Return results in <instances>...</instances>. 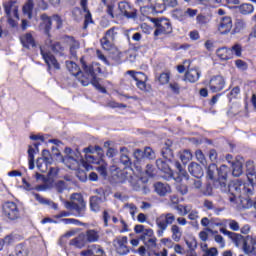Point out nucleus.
<instances>
[{
  "label": "nucleus",
  "mask_w": 256,
  "mask_h": 256,
  "mask_svg": "<svg viewBox=\"0 0 256 256\" xmlns=\"http://www.w3.org/2000/svg\"><path fill=\"white\" fill-rule=\"evenodd\" d=\"M136 85L140 91H146L147 89V76L144 74V78L136 80Z\"/></svg>",
  "instance_id": "obj_53"
},
{
  "label": "nucleus",
  "mask_w": 256,
  "mask_h": 256,
  "mask_svg": "<svg viewBox=\"0 0 256 256\" xmlns=\"http://www.w3.org/2000/svg\"><path fill=\"white\" fill-rule=\"evenodd\" d=\"M10 256H27V248L23 244H18Z\"/></svg>",
  "instance_id": "obj_43"
},
{
  "label": "nucleus",
  "mask_w": 256,
  "mask_h": 256,
  "mask_svg": "<svg viewBox=\"0 0 256 256\" xmlns=\"http://www.w3.org/2000/svg\"><path fill=\"white\" fill-rule=\"evenodd\" d=\"M167 146H165L164 148H162V157H164L166 159V161H170L173 162V150H171V148L169 147V143H166Z\"/></svg>",
  "instance_id": "obj_38"
},
{
  "label": "nucleus",
  "mask_w": 256,
  "mask_h": 256,
  "mask_svg": "<svg viewBox=\"0 0 256 256\" xmlns=\"http://www.w3.org/2000/svg\"><path fill=\"white\" fill-rule=\"evenodd\" d=\"M230 51L233 55V53L236 55V57H241L243 53V48L241 47V44H234L231 48Z\"/></svg>",
  "instance_id": "obj_52"
},
{
  "label": "nucleus",
  "mask_w": 256,
  "mask_h": 256,
  "mask_svg": "<svg viewBox=\"0 0 256 256\" xmlns=\"http://www.w3.org/2000/svg\"><path fill=\"white\" fill-rule=\"evenodd\" d=\"M231 239L232 243H234L235 247H241V245H243L244 241H245V237H243V235L239 234V233H235L232 232V234H230V237H228Z\"/></svg>",
  "instance_id": "obj_35"
},
{
  "label": "nucleus",
  "mask_w": 256,
  "mask_h": 256,
  "mask_svg": "<svg viewBox=\"0 0 256 256\" xmlns=\"http://www.w3.org/2000/svg\"><path fill=\"white\" fill-rule=\"evenodd\" d=\"M256 237L248 235L242 243V251L245 255H253L256 251Z\"/></svg>",
  "instance_id": "obj_12"
},
{
  "label": "nucleus",
  "mask_w": 256,
  "mask_h": 256,
  "mask_svg": "<svg viewBox=\"0 0 256 256\" xmlns=\"http://www.w3.org/2000/svg\"><path fill=\"white\" fill-rule=\"evenodd\" d=\"M155 234L153 232V229L151 228H145L144 231L142 232V234L140 235V239L141 241H145L146 239H149L151 237H153Z\"/></svg>",
  "instance_id": "obj_51"
},
{
  "label": "nucleus",
  "mask_w": 256,
  "mask_h": 256,
  "mask_svg": "<svg viewBox=\"0 0 256 256\" xmlns=\"http://www.w3.org/2000/svg\"><path fill=\"white\" fill-rule=\"evenodd\" d=\"M196 22L198 25H207V23H209V19L203 14H198L196 16Z\"/></svg>",
  "instance_id": "obj_58"
},
{
  "label": "nucleus",
  "mask_w": 256,
  "mask_h": 256,
  "mask_svg": "<svg viewBox=\"0 0 256 256\" xmlns=\"http://www.w3.org/2000/svg\"><path fill=\"white\" fill-rule=\"evenodd\" d=\"M176 211H178L179 215L185 217V215H189V213H191V207L187 205H178L176 206Z\"/></svg>",
  "instance_id": "obj_46"
},
{
  "label": "nucleus",
  "mask_w": 256,
  "mask_h": 256,
  "mask_svg": "<svg viewBox=\"0 0 256 256\" xmlns=\"http://www.w3.org/2000/svg\"><path fill=\"white\" fill-rule=\"evenodd\" d=\"M166 4L163 2L162 4L156 3L155 6H153V11L156 13H163L166 9Z\"/></svg>",
  "instance_id": "obj_62"
},
{
  "label": "nucleus",
  "mask_w": 256,
  "mask_h": 256,
  "mask_svg": "<svg viewBox=\"0 0 256 256\" xmlns=\"http://www.w3.org/2000/svg\"><path fill=\"white\" fill-rule=\"evenodd\" d=\"M152 23H154V25L156 27V29L154 31V37H159V35H169V34L173 33V26H171V22H169L168 19L154 18L152 20Z\"/></svg>",
  "instance_id": "obj_7"
},
{
  "label": "nucleus",
  "mask_w": 256,
  "mask_h": 256,
  "mask_svg": "<svg viewBox=\"0 0 256 256\" xmlns=\"http://www.w3.org/2000/svg\"><path fill=\"white\" fill-rule=\"evenodd\" d=\"M247 29V22L243 19H237L234 24V33H241Z\"/></svg>",
  "instance_id": "obj_37"
},
{
  "label": "nucleus",
  "mask_w": 256,
  "mask_h": 256,
  "mask_svg": "<svg viewBox=\"0 0 256 256\" xmlns=\"http://www.w3.org/2000/svg\"><path fill=\"white\" fill-rule=\"evenodd\" d=\"M237 9H238L239 13H241V15H251V13H253V11H255L253 4H249V3H244L240 6H238Z\"/></svg>",
  "instance_id": "obj_34"
},
{
  "label": "nucleus",
  "mask_w": 256,
  "mask_h": 256,
  "mask_svg": "<svg viewBox=\"0 0 256 256\" xmlns=\"http://www.w3.org/2000/svg\"><path fill=\"white\" fill-rule=\"evenodd\" d=\"M118 9L124 17H127L128 19H135L137 17V13H135V9L131 7L130 3L127 2H120L118 4Z\"/></svg>",
  "instance_id": "obj_14"
},
{
  "label": "nucleus",
  "mask_w": 256,
  "mask_h": 256,
  "mask_svg": "<svg viewBox=\"0 0 256 256\" xmlns=\"http://www.w3.org/2000/svg\"><path fill=\"white\" fill-rule=\"evenodd\" d=\"M117 28L116 27H112L110 28L108 31H106L105 36L107 39H110V41H114L115 39H117Z\"/></svg>",
  "instance_id": "obj_49"
},
{
  "label": "nucleus",
  "mask_w": 256,
  "mask_h": 256,
  "mask_svg": "<svg viewBox=\"0 0 256 256\" xmlns=\"http://www.w3.org/2000/svg\"><path fill=\"white\" fill-rule=\"evenodd\" d=\"M156 166L157 168L162 171L165 175L163 176L164 179H173V170L169 167V164L167 162L163 161L162 159H157L156 160Z\"/></svg>",
  "instance_id": "obj_17"
},
{
  "label": "nucleus",
  "mask_w": 256,
  "mask_h": 256,
  "mask_svg": "<svg viewBox=\"0 0 256 256\" xmlns=\"http://www.w3.org/2000/svg\"><path fill=\"white\" fill-rule=\"evenodd\" d=\"M65 41L69 45L71 57L73 59H77V50L80 49L81 43L72 36H65Z\"/></svg>",
  "instance_id": "obj_15"
},
{
  "label": "nucleus",
  "mask_w": 256,
  "mask_h": 256,
  "mask_svg": "<svg viewBox=\"0 0 256 256\" xmlns=\"http://www.w3.org/2000/svg\"><path fill=\"white\" fill-rule=\"evenodd\" d=\"M71 199V202H65V207L70 211H75L76 217H85L87 204L85 203V200H83V196H81V194H72Z\"/></svg>",
  "instance_id": "obj_5"
},
{
  "label": "nucleus",
  "mask_w": 256,
  "mask_h": 256,
  "mask_svg": "<svg viewBox=\"0 0 256 256\" xmlns=\"http://www.w3.org/2000/svg\"><path fill=\"white\" fill-rule=\"evenodd\" d=\"M188 171L193 175V177H196V179H201V177H203V168L196 162H192L188 166Z\"/></svg>",
  "instance_id": "obj_24"
},
{
  "label": "nucleus",
  "mask_w": 256,
  "mask_h": 256,
  "mask_svg": "<svg viewBox=\"0 0 256 256\" xmlns=\"http://www.w3.org/2000/svg\"><path fill=\"white\" fill-rule=\"evenodd\" d=\"M198 13L199 10L192 8H187L184 12L181 9L174 10V15H177L179 17H189L190 19H195Z\"/></svg>",
  "instance_id": "obj_23"
},
{
  "label": "nucleus",
  "mask_w": 256,
  "mask_h": 256,
  "mask_svg": "<svg viewBox=\"0 0 256 256\" xmlns=\"http://www.w3.org/2000/svg\"><path fill=\"white\" fill-rule=\"evenodd\" d=\"M87 243H97L99 241V231L95 229H88L84 233Z\"/></svg>",
  "instance_id": "obj_27"
},
{
  "label": "nucleus",
  "mask_w": 256,
  "mask_h": 256,
  "mask_svg": "<svg viewBox=\"0 0 256 256\" xmlns=\"http://www.w3.org/2000/svg\"><path fill=\"white\" fill-rule=\"evenodd\" d=\"M15 3H17V1L10 0L8 2H5L3 4V7H4V11H5L7 17H11V12H12L14 17L16 19H19V12H18L17 6H15Z\"/></svg>",
  "instance_id": "obj_20"
},
{
  "label": "nucleus",
  "mask_w": 256,
  "mask_h": 256,
  "mask_svg": "<svg viewBox=\"0 0 256 256\" xmlns=\"http://www.w3.org/2000/svg\"><path fill=\"white\" fill-rule=\"evenodd\" d=\"M143 243L149 249H155V247H157V237H155V234H154L152 237L144 240Z\"/></svg>",
  "instance_id": "obj_47"
},
{
  "label": "nucleus",
  "mask_w": 256,
  "mask_h": 256,
  "mask_svg": "<svg viewBox=\"0 0 256 256\" xmlns=\"http://www.w3.org/2000/svg\"><path fill=\"white\" fill-rule=\"evenodd\" d=\"M235 65L238 69H240V71H247V69H248L247 62L240 60V59L235 61Z\"/></svg>",
  "instance_id": "obj_59"
},
{
  "label": "nucleus",
  "mask_w": 256,
  "mask_h": 256,
  "mask_svg": "<svg viewBox=\"0 0 256 256\" xmlns=\"http://www.w3.org/2000/svg\"><path fill=\"white\" fill-rule=\"evenodd\" d=\"M100 43L104 51H111L115 47L114 41L106 38V36L100 40Z\"/></svg>",
  "instance_id": "obj_36"
},
{
  "label": "nucleus",
  "mask_w": 256,
  "mask_h": 256,
  "mask_svg": "<svg viewBox=\"0 0 256 256\" xmlns=\"http://www.w3.org/2000/svg\"><path fill=\"white\" fill-rule=\"evenodd\" d=\"M195 157L197 161H199V163H201L202 165H205V163H207V160H205V154H203V151L196 150Z\"/></svg>",
  "instance_id": "obj_55"
},
{
  "label": "nucleus",
  "mask_w": 256,
  "mask_h": 256,
  "mask_svg": "<svg viewBox=\"0 0 256 256\" xmlns=\"http://www.w3.org/2000/svg\"><path fill=\"white\" fill-rule=\"evenodd\" d=\"M154 191L159 197H167L171 193V186L167 183L156 182L154 183Z\"/></svg>",
  "instance_id": "obj_18"
},
{
  "label": "nucleus",
  "mask_w": 256,
  "mask_h": 256,
  "mask_svg": "<svg viewBox=\"0 0 256 256\" xmlns=\"http://www.w3.org/2000/svg\"><path fill=\"white\" fill-rule=\"evenodd\" d=\"M123 209L128 211L130 213L132 219H135V215L137 214L138 208L135 204L133 203H125L123 206Z\"/></svg>",
  "instance_id": "obj_40"
},
{
  "label": "nucleus",
  "mask_w": 256,
  "mask_h": 256,
  "mask_svg": "<svg viewBox=\"0 0 256 256\" xmlns=\"http://www.w3.org/2000/svg\"><path fill=\"white\" fill-rule=\"evenodd\" d=\"M233 29V19L229 16H223L218 22V31L221 35H227L231 33Z\"/></svg>",
  "instance_id": "obj_11"
},
{
  "label": "nucleus",
  "mask_w": 256,
  "mask_h": 256,
  "mask_svg": "<svg viewBox=\"0 0 256 256\" xmlns=\"http://www.w3.org/2000/svg\"><path fill=\"white\" fill-rule=\"evenodd\" d=\"M83 256H104L105 250L99 245H92L87 250L81 252Z\"/></svg>",
  "instance_id": "obj_21"
},
{
  "label": "nucleus",
  "mask_w": 256,
  "mask_h": 256,
  "mask_svg": "<svg viewBox=\"0 0 256 256\" xmlns=\"http://www.w3.org/2000/svg\"><path fill=\"white\" fill-rule=\"evenodd\" d=\"M98 173L102 175V177H107V164H102L97 168Z\"/></svg>",
  "instance_id": "obj_64"
},
{
  "label": "nucleus",
  "mask_w": 256,
  "mask_h": 256,
  "mask_svg": "<svg viewBox=\"0 0 256 256\" xmlns=\"http://www.w3.org/2000/svg\"><path fill=\"white\" fill-rule=\"evenodd\" d=\"M223 223H227L231 231H239L241 229V226H239V222H237V220H233V219L223 220Z\"/></svg>",
  "instance_id": "obj_45"
},
{
  "label": "nucleus",
  "mask_w": 256,
  "mask_h": 256,
  "mask_svg": "<svg viewBox=\"0 0 256 256\" xmlns=\"http://www.w3.org/2000/svg\"><path fill=\"white\" fill-rule=\"evenodd\" d=\"M20 41L23 45V47H26V49H29V47H35V38H33V35L31 33H26L20 37Z\"/></svg>",
  "instance_id": "obj_29"
},
{
  "label": "nucleus",
  "mask_w": 256,
  "mask_h": 256,
  "mask_svg": "<svg viewBox=\"0 0 256 256\" xmlns=\"http://www.w3.org/2000/svg\"><path fill=\"white\" fill-rule=\"evenodd\" d=\"M180 160L184 165H187L188 161H191L193 159V154L189 150H183L179 154Z\"/></svg>",
  "instance_id": "obj_39"
},
{
  "label": "nucleus",
  "mask_w": 256,
  "mask_h": 256,
  "mask_svg": "<svg viewBox=\"0 0 256 256\" xmlns=\"http://www.w3.org/2000/svg\"><path fill=\"white\" fill-rule=\"evenodd\" d=\"M227 173H229V167L222 165L217 167V164L212 163L208 166L207 177L210 181H214L215 187H218L222 191H227Z\"/></svg>",
  "instance_id": "obj_2"
},
{
  "label": "nucleus",
  "mask_w": 256,
  "mask_h": 256,
  "mask_svg": "<svg viewBox=\"0 0 256 256\" xmlns=\"http://www.w3.org/2000/svg\"><path fill=\"white\" fill-rule=\"evenodd\" d=\"M68 187L69 184H67L64 180H58L54 184V188L57 191V193H63V191H66Z\"/></svg>",
  "instance_id": "obj_41"
},
{
  "label": "nucleus",
  "mask_w": 256,
  "mask_h": 256,
  "mask_svg": "<svg viewBox=\"0 0 256 256\" xmlns=\"http://www.w3.org/2000/svg\"><path fill=\"white\" fill-rule=\"evenodd\" d=\"M226 187L230 195H237V197L253 195V185L249 183H243L241 180H236Z\"/></svg>",
  "instance_id": "obj_4"
},
{
  "label": "nucleus",
  "mask_w": 256,
  "mask_h": 256,
  "mask_svg": "<svg viewBox=\"0 0 256 256\" xmlns=\"http://www.w3.org/2000/svg\"><path fill=\"white\" fill-rule=\"evenodd\" d=\"M51 161L45 160L43 158H38L36 162V166L41 171V173H47L49 171V165H51Z\"/></svg>",
  "instance_id": "obj_32"
},
{
  "label": "nucleus",
  "mask_w": 256,
  "mask_h": 256,
  "mask_svg": "<svg viewBox=\"0 0 256 256\" xmlns=\"http://www.w3.org/2000/svg\"><path fill=\"white\" fill-rule=\"evenodd\" d=\"M101 203L102 200L98 196H92L90 198V209L91 211H94V213H99L101 211Z\"/></svg>",
  "instance_id": "obj_31"
},
{
  "label": "nucleus",
  "mask_w": 256,
  "mask_h": 256,
  "mask_svg": "<svg viewBox=\"0 0 256 256\" xmlns=\"http://www.w3.org/2000/svg\"><path fill=\"white\" fill-rule=\"evenodd\" d=\"M126 75H131L134 81H139V79H145V73L135 72L134 70H128Z\"/></svg>",
  "instance_id": "obj_50"
},
{
  "label": "nucleus",
  "mask_w": 256,
  "mask_h": 256,
  "mask_svg": "<svg viewBox=\"0 0 256 256\" xmlns=\"http://www.w3.org/2000/svg\"><path fill=\"white\" fill-rule=\"evenodd\" d=\"M34 198L36 199V201H38V203H40L41 205H49L51 203L50 200L44 198L43 196L37 194V193H33Z\"/></svg>",
  "instance_id": "obj_56"
},
{
  "label": "nucleus",
  "mask_w": 256,
  "mask_h": 256,
  "mask_svg": "<svg viewBox=\"0 0 256 256\" xmlns=\"http://www.w3.org/2000/svg\"><path fill=\"white\" fill-rule=\"evenodd\" d=\"M176 219L177 218L175 217V214L171 212L160 214L156 218V227H158V230H157L158 237H163L165 231H167V227H169V225L172 226L174 221H176Z\"/></svg>",
  "instance_id": "obj_6"
},
{
  "label": "nucleus",
  "mask_w": 256,
  "mask_h": 256,
  "mask_svg": "<svg viewBox=\"0 0 256 256\" xmlns=\"http://www.w3.org/2000/svg\"><path fill=\"white\" fill-rule=\"evenodd\" d=\"M40 53L46 65L48 66V71H51V69H61L59 62H57V59L55 58V56H53V54H51V52H46L45 49H43V47L40 46Z\"/></svg>",
  "instance_id": "obj_10"
},
{
  "label": "nucleus",
  "mask_w": 256,
  "mask_h": 256,
  "mask_svg": "<svg viewBox=\"0 0 256 256\" xmlns=\"http://www.w3.org/2000/svg\"><path fill=\"white\" fill-rule=\"evenodd\" d=\"M217 255H219V250H217L216 247H211L202 256H217Z\"/></svg>",
  "instance_id": "obj_63"
},
{
  "label": "nucleus",
  "mask_w": 256,
  "mask_h": 256,
  "mask_svg": "<svg viewBox=\"0 0 256 256\" xmlns=\"http://www.w3.org/2000/svg\"><path fill=\"white\" fill-rule=\"evenodd\" d=\"M225 78L221 75L212 76L209 80L208 87L212 93H219L225 89Z\"/></svg>",
  "instance_id": "obj_9"
},
{
  "label": "nucleus",
  "mask_w": 256,
  "mask_h": 256,
  "mask_svg": "<svg viewBox=\"0 0 256 256\" xmlns=\"http://www.w3.org/2000/svg\"><path fill=\"white\" fill-rule=\"evenodd\" d=\"M209 233L214 234L215 231L211 228H205L203 231L199 232L198 237L205 243L209 239Z\"/></svg>",
  "instance_id": "obj_44"
},
{
  "label": "nucleus",
  "mask_w": 256,
  "mask_h": 256,
  "mask_svg": "<svg viewBox=\"0 0 256 256\" xmlns=\"http://www.w3.org/2000/svg\"><path fill=\"white\" fill-rule=\"evenodd\" d=\"M23 13L28 17V19H31L33 14V2L32 0H29L26 2V4L23 6Z\"/></svg>",
  "instance_id": "obj_42"
},
{
  "label": "nucleus",
  "mask_w": 256,
  "mask_h": 256,
  "mask_svg": "<svg viewBox=\"0 0 256 256\" xmlns=\"http://www.w3.org/2000/svg\"><path fill=\"white\" fill-rule=\"evenodd\" d=\"M120 163L124 165L125 169H129V167L133 165L131 157H129V149L127 147L120 148Z\"/></svg>",
  "instance_id": "obj_22"
},
{
  "label": "nucleus",
  "mask_w": 256,
  "mask_h": 256,
  "mask_svg": "<svg viewBox=\"0 0 256 256\" xmlns=\"http://www.w3.org/2000/svg\"><path fill=\"white\" fill-rule=\"evenodd\" d=\"M70 245L77 247L78 249H83L87 245V238H85V233L79 234L76 238L70 241Z\"/></svg>",
  "instance_id": "obj_28"
},
{
  "label": "nucleus",
  "mask_w": 256,
  "mask_h": 256,
  "mask_svg": "<svg viewBox=\"0 0 256 256\" xmlns=\"http://www.w3.org/2000/svg\"><path fill=\"white\" fill-rule=\"evenodd\" d=\"M134 158L136 161H141V159H145V151L141 149H136L134 151Z\"/></svg>",
  "instance_id": "obj_61"
},
{
  "label": "nucleus",
  "mask_w": 256,
  "mask_h": 256,
  "mask_svg": "<svg viewBox=\"0 0 256 256\" xmlns=\"http://www.w3.org/2000/svg\"><path fill=\"white\" fill-rule=\"evenodd\" d=\"M40 19L42 21L40 24V29H42L45 35L48 37L45 41L46 47H50L53 53H56V55H65V48L61 42H53V40H51V34H49V31H51V27L53 25L51 22V17H49L47 14H42Z\"/></svg>",
  "instance_id": "obj_3"
},
{
  "label": "nucleus",
  "mask_w": 256,
  "mask_h": 256,
  "mask_svg": "<svg viewBox=\"0 0 256 256\" xmlns=\"http://www.w3.org/2000/svg\"><path fill=\"white\" fill-rule=\"evenodd\" d=\"M201 77V70L199 68H191L188 69L185 73L184 81H188L189 83H197L199 78Z\"/></svg>",
  "instance_id": "obj_19"
},
{
  "label": "nucleus",
  "mask_w": 256,
  "mask_h": 256,
  "mask_svg": "<svg viewBox=\"0 0 256 256\" xmlns=\"http://www.w3.org/2000/svg\"><path fill=\"white\" fill-rule=\"evenodd\" d=\"M144 159H155V152L153 149L146 147L144 150Z\"/></svg>",
  "instance_id": "obj_60"
},
{
  "label": "nucleus",
  "mask_w": 256,
  "mask_h": 256,
  "mask_svg": "<svg viewBox=\"0 0 256 256\" xmlns=\"http://www.w3.org/2000/svg\"><path fill=\"white\" fill-rule=\"evenodd\" d=\"M170 79H171L170 72L161 73L158 77V81H159L160 85H167V83H169Z\"/></svg>",
  "instance_id": "obj_48"
},
{
  "label": "nucleus",
  "mask_w": 256,
  "mask_h": 256,
  "mask_svg": "<svg viewBox=\"0 0 256 256\" xmlns=\"http://www.w3.org/2000/svg\"><path fill=\"white\" fill-rule=\"evenodd\" d=\"M127 236L116 238L114 241V247L119 255H127L129 253V247H127Z\"/></svg>",
  "instance_id": "obj_13"
},
{
  "label": "nucleus",
  "mask_w": 256,
  "mask_h": 256,
  "mask_svg": "<svg viewBox=\"0 0 256 256\" xmlns=\"http://www.w3.org/2000/svg\"><path fill=\"white\" fill-rule=\"evenodd\" d=\"M214 241L219 244L220 249H225V238L220 234H216L214 236Z\"/></svg>",
  "instance_id": "obj_57"
},
{
  "label": "nucleus",
  "mask_w": 256,
  "mask_h": 256,
  "mask_svg": "<svg viewBox=\"0 0 256 256\" xmlns=\"http://www.w3.org/2000/svg\"><path fill=\"white\" fill-rule=\"evenodd\" d=\"M216 55L221 61H229V59H233V53H231V49L227 47L218 48L216 50Z\"/></svg>",
  "instance_id": "obj_25"
},
{
  "label": "nucleus",
  "mask_w": 256,
  "mask_h": 256,
  "mask_svg": "<svg viewBox=\"0 0 256 256\" xmlns=\"http://www.w3.org/2000/svg\"><path fill=\"white\" fill-rule=\"evenodd\" d=\"M3 215L6 219L15 221V219H19V207L15 202H6L3 205Z\"/></svg>",
  "instance_id": "obj_8"
},
{
  "label": "nucleus",
  "mask_w": 256,
  "mask_h": 256,
  "mask_svg": "<svg viewBox=\"0 0 256 256\" xmlns=\"http://www.w3.org/2000/svg\"><path fill=\"white\" fill-rule=\"evenodd\" d=\"M62 161L66 167H68V169H79V161H77V158H75L73 155H66Z\"/></svg>",
  "instance_id": "obj_26"
},
{
  "label": "nucleus",
  "mask_w": 256,
  "mask_h": 256,
  "mask_svg": "<svg viewBox=\"0 0 256 256\" xmlns=\"http://www.w3.org/2000/svg\"><path fill=\"white\" fill-rule=\"evenodd\" d=\"M84 13V29H87L90 23H93V19L91 18V12L89 10L82 12Z\"/></svg>",
  "instance_id": "obj_54"
},
{
  "label": "nucleus",
  "mask_w": 256,
  "mask_h": 256,
  "mask_svg": "<svg viewBox=\"0 0 256 256\" xmlns=\"http://www.w3.org/2000/svg\"><path fill=\"white\" fill-rule=\"evenodd\" d=\"M80 63L82 65V69L84 71L81 72V68L77 65V63L73 61H66V68L71 73V75H74V77H77L80 83L83 85V87H87L88 85H93L98 91H102V93H105V88L101 86L99 83V78L97 77V74H95V69H93V65H87L85 62V58L80 59Z\"/></svg>",
  "instance_id": "obj_1"
},
{
  "label": "nucleus",
  "mask_w": 256,
  "mask_h": 256,
  "mask_svg": "<svg viewBox=\"0 0 256 256\" xmlns=\"http://www.w3.org/2000/svg\"><path fill=\"white\" fill-rule=\"evenodd\" d=\"M232 169L233 177H241L243 175V163L241 161L233 162Z\"/></svg>",
  "instance_id": "obj_33"
},
{
  "label": "nucleus",
  "mask_w": 256,
  "mask_h": 256,
  "mask_svg": "<svg viewBox=\"0 0 256 256\" xmlns=\"http://www.w3.org/2000/svg\"><path fill=\"white\" fill-rule=\"evenodd\" d=\"M170 231L172 233V239L175 241V243H179L183 237V231L181 230V227H179L177 224H172Z\"/></svg>",
  "instance_id": "obj_30"
},
{
  "label": "nucleus",
  "mask_w": 256,
  "mask_h": 256,
  "mask_svg": "<svg viewBox=\"0 0 256 256\" xmlns=\"http://www.w3.org/2000/svg\"><path fill=\"white\" fill-rule=\"evenodd\" d=\"M121 183H128L134 191H139V189H141V186H139V182L137 181V179L128 172L121 173Z\"/></svg>",
  "instance_id": "obj_16"
}]
</instances>
